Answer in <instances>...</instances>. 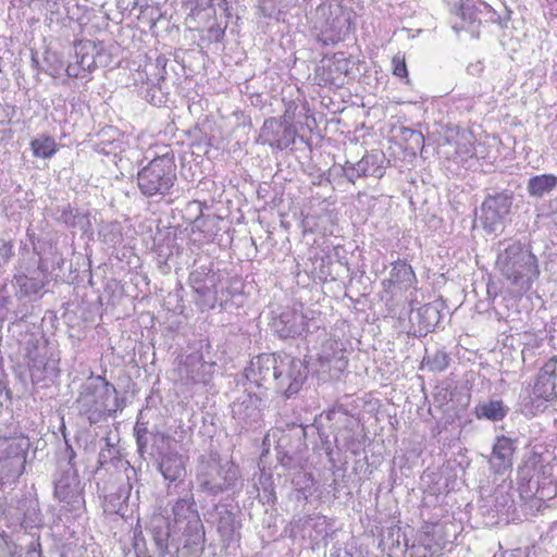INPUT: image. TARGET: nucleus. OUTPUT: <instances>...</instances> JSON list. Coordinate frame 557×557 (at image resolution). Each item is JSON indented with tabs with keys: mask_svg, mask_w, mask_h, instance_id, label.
I'll list each match as a JSON object with an SVG mask.
<instances>
[{
	"mask_svg": "<svg viewBox=\"0 0 557 557\" xmlns=\"http://www.w3.org/2000/svg\"><path fill=\"white\" fill-rule=\"evenodd\" d=\"M495 267L521 292L531 289L534 280L540 275L536 257L518 240L498 244Z\"/></svg>",
	"mask_w": 557,
	"mask_h": 557,
	"instance_id": "1",
	"label": "nucleus"
},
{
	"mask_svg": "<svg viewBox=\"0 0 557 557\" xmlns=\"http://www.w3.org/2000/svg\"><path fill=\"white\" fill-rule=\"evenodd\" d=\"M115 387L101 375L88 377L79 389L76 408L90 423L111 416L120 408Z\"/></svg>",
	"mask_w": 557,
	"mask_h": 557,
	"instance_id": "2",
	"label": "nucleus"
},
{
	"mask_svg": "<svg viewBox=\"0 0 557 557\" xmlns=\"http://www.w3.org/2000/svg\"><path fill=\"white\" fill-rule=\"evenodd\" d=\"M173 532L183 539V549L190 554L202 552L205 544V528L196 508L194 495L187 493L178 498L173 507Z\"/></svg>",
	"mask_w": 557,
	"mask_h": 557,
	"instance_id": "3",
	"label": "nucleus"
},
{
	"mask_svg": "<svg viewBox=\"0 0 557 557\" xmlns=\"http://www.w3.org/2000/svg\"><path fill=\"white\" fill-rule=\"evenodd\" d=\"M175 182L176 165L169 153L152 159L137 174L138 188L146 197L169 195Z\"/></svg>",
	"mask_w": 557,
	"mask_h": 557,
	"instance_id": "4",
	"label": "nucleus"
},
{
	"mask_svg": "<svg viewBox=\"0 0 557 557\" xmlns=\"http://www.w3.org/2000/svg\"><path fill=\"white\" fill-rule=\"evenodd\" d=\"M351 11L339 3H323L315 9L313 27L324 44L342 39L350 30Z\"/></svg>",
	"mask_w": 557,
	"mask_h": 557,
	"instance_id": "5",
	"label": "nucleus"
},
{
	"mask_svg": "<svg viewBox=\"0 0 557 557\" xmlns=\"http://www.w3.org/2000/svg\"><path fill=\"white\" fill-rule=\"evenodd\" d=\"M29 448L30 441L23 434L0 436V476L2 481H15L24 473Z\"/></svg>",
	"mask_w": 557,
	"mask_h": 557,
	"instance_id": "6",
	"label": "nucleus"
},
{
	"mask_svg": "<svg viewBox=\"0 0 557 557\" xmlns=\"http://www.w3.org/2000/svg\"><path fill=\"white\" fill-rule=\"evenodd\" d=\"M239 472L232 462L222 463L215 458L203 462L197 474L200 491L210 495L221 494L232 488L238 480Z\"/></svg>",
	"mask_w": 557,
	"mask_h": 557,
	"instance_id": "7",
	"label": "nucleus"
},
{
	"mask_svg": "<svg viewBox=\"0 0 557 557\" xmlns=\"http://www.w3.org/2000/svg\"><path fill=\"white\" fill-rule=\"evenodd\" d=\"M66 450L70 453L69 460L62 467L54 479V497L63 503L67 509H79L84 504L83 486L78 478L77 471L72 465V459L75 456L73 449L67 446Z\"/></svg>",
	"mask_w": 557,
	"mask_h": 557,
	"instance_id": "8",
	"label": "nucleus"
},
{
	"mask_svg": "<svg viewBox=\"0 0 557 557\" xmlns=\"http://www.w3.org/2000/svg\"><path fill=\"white\" fill-rule=\"evenodd\" d=\"M277 368V379L274 380V388L285 397L298 393L307 376L306 367L301 360L288 355H281Z\"/></svg>",
	"mask_w": 557,
	"mask_h": 557,
	"instance_id": "9",
	"label": "nucleus"
},
{
	"mask_svg": "<svg viewBox=\"0 0 557 557\" xmlns=\"http://www.w3.org/2000/svg\"><path fill=\"white\" fill-rule=\"evenodd\" d=\"M103 47L91 40H81L74 47V61L66 67V74L74 78H85L94 72L103 58Z\"/></svg>",
	"mask_w": 557,
	"mask_h": 557,
	"instance_id": "10",
	"label": "nucleus"
},
{
	"mask_svg": "<svg viewBox=\"0 0 557 557\" xmlns=\"http://www.w3.org/2000/svg\"><path fill=\"white\" fill-rule=\"evenodd\" d=\"M556 371L557 357L554 356L541 368L533 386L532 395H529V401H525V406L531 404L540 408L544 403L552 401L557 397Z\"/></svg>",
	"mask_w": 557,
	"mask_h": 557,
	"instance_id": "11",
	"label": "nucleus"
},
{
	"mask_svg": "<svg viewBox=\"0 0 557 557\" xmlns=\"http://www.w3.org/2000/svg\"><path fill=\"white\" fill-rule=\"evenodd\" d=\"M511 206V197L507 194L500 193L488 196L481 207V219L484 230L495 232L509 214Z\"/></svg>",
	"mask_w": 557,
	"mask_h": 557,
	"instance_id": "12",
	"label": "nucleus"
},
{
	"mask_svg": "<svg viewBox=\"0 0 557 557\" xmlns=\"http://www.w3.org/2000/svg\"><path fill=\"white\" fill-rule=\"evenodd\" d=\"M156 548L161 557H164L170 550V546L174 547L177 553L181 549L180 542L183 540L180 534H174L173 525L168 518L162 515H154L150 518L147 527Z\"/></svg>",
	"mask_w": 557,
	"mask_h": 557,
	"instance_id": "13",
	"label": "nucleus"
},
{
	"mask_svg": "<svg viewBox=\"0 0 557 557\" xmlns=\"http://www.w3.org/2000/svg\"><path fill=\"white\" fill-rule=\"evenodd\" d=\"M281 355H260L253 358L246 369V377L257 386H265L274 383L277 379V368Z\"/></svg>",
	"mask_w": 557,
	"mask_h": 557,
	"instance_id": "14",
	"label": "nucleus"
},
{
	"mask_svg": "<svg viewBox=\"0 0 557 557\" xmlns=\"http://www.w3.org/2000/svg\"><path fill=\"white\" fill-rule=\"evenodd\" d=\"M317 360L320 371L327 372L330 376H338L348 364L342 344L333 338H329L322 344Z\"/></svg>",
	"mask_w": 557,
	"mask_h": 557,
	"instance_id": "15",
	"label": "nucleus"
},
{
	"mask_svg": "<svg viewBox=\"0 0 557 557\" xmlns=\"http://www.w3.org/2000/svg\"><path fill=\"white\" fill-rule=\"evenodd\" d=\"M385 157L380 151L366 153L358 162L352 163L346 161L344 165V174L347 180L355 183V180L363 176H373L381 178L384 175L383 163Z\"/></svg>",
	"mask_w": 557,
	"mask_h": 557,
	"instance_id": "16",
	"label": "nucleus"
},
{
	"mask_svg": "<svg viewBox=\"0 0 557 557\" xmlns=\"http://www.w3.org/2000/svg\"><path fill=\"white\" fill-rule=\"evenodd\" d=\"M262 400L257 395L247 394L232 405L233 418L242 430L259 424L262 418Z\"/></svg>",
	"mask_w": 557,
	"mask_h": 557,
	"instance_id": "17",
	"label": "nucleus"
},
{
	"mask_svg": "<svg viewBox=\"0 0 557 557\" xmlns=\"http://www.w3.org/2000/svg\"><path fill=\"white\" fill-rule=\"evenodd\" d=\"M295 134L292 125L281 123L276 119H269L263 124L261 137L264 144L284 150L294 144Z\"/></svg>",
	"mask_w": 557,
	"mask_h": 557,
	"instance_id": "18",
	"label": "nucleus"
},
{
	"mask_svg": "<svg viewBox=\"0 0 557 557\" xmlns=\"http://www.w3.org/2000/svg\"><path fill=\"white\" fill-rule=\"evenodd\" d=\"M417 282L416 274L408 263L398 260L392 263L389 277L382 282L386 293L396 296L398 293L408 290Z\"/></svg>",
	"mask_w": 557,
	"mask_h": 557,
	"instance_id": "19",
	"label": "nucleus"
},
{
	"mask_svg": "<svg viewBox=\"0 0 557 557\" xmlns=\"http://www.w3.org/2000/svg\"><path fill=\"white\" fill-rule=\"evenodd\" d=\"M273 330L281 338L301 336L307 327L306 318L302 313L286 310L273 321Z\"/></svg>",
	"mask_w": 557,
	"mask_h": 557,
	"instance_id": "20",
	"label": "nucleus"
},
{
	"mask_svg": "<svg viewBox=\"0 0 557 557\" xmlns=\"http://www.w3.org/2000/svg\"><path fill=\"white\" fill-rule=\"evenodd\" d=\"M513 451L515 443L512 440L506 436H498L490 458L491 469L498 474L509 470L512 467Z\"/></svg>",
	"mask_w": 557,
	"mask_h": 557,
	"instance_id": "21",
	"label": "nucleus"
},
{
	"mask_svg": "<svg viewBox=\"0 0 557 557\" xmlns=\"http://www.w3.org/2000/svg\"><path fill=\"white\" fill-rule=\"evenodd\" d=\"M159 470L166 481L181 482L186 474L185 459L182 455L169 453L161 459Z\"/></svg>",
	"mask_w": 557,
	"mask_h": 557,
	"instance_id": "22",
	"label": "nucleus"
},
{
	"mask_svg": "<svg viewBox=\"0 0 557 557\" xmlns=\"http://www.w3.org/2000/svg\"><path fill=\"white\" fill-rule=\"evenodd\" d=\"M29 370L34 381L52 380L58 374V360L47 357V354H38L32 358Z\"/></svg>",
	"mask_w": 557,
	"mask_h": 557,
	"instance_id": "23",
	"label": "nucleus"
},
{
	"mask_svg": "<svg viewBox=\"0 0 557 557\" xmlns=\"http://www.w3.org/2000/svg\"><path fill=\"white\" fill-rule=\"evenodd\" d=\"M216 529L223 542H232L240 529L236 516L226 506L216 507Z\"/></svg>",
	"mask_w": 557,
	"mask_h": 557,
	"instance_id": "24",
	"label": "nucleus"
},
{
	"mask_svg": "<svg viewBox=\"0 0 557 557\" xmlns=\"http://www.w3.org/2000/svg\"><path fill=\"white\" fill-rule=\"evenodd\" d=\"M509 408L500 399H491L475 406L474 413L478 419L490 421H502L508 413Z\"/></svg>",
	"mask_w": 557,
	"mask_h": 557,
	"instance_id": "25",
	"label": "nucleus"
},
{
	"mask_svg": "<svg viewBox=\"0 0 557 557\" xmlns=\"http://www.w3.org/2000/svg\"><path fill=\"white\" fill-rule=\"evenodd\" d=\"M17 281L25 294H37L48 282L47 269L39 263L36 270L29 271L28 274L21 275Z\"/></svg>",
	"mask_w": 557,
	"mask_h": 557,
	"instance_id": "26",
	"label": "nucleus"
},
{
	"mask_svg": "<svg viewBox=\"0 0 557 557\" xmlns=\"http://www.w3.org/2000/svg\"><path fill=\"white\" fill-rule=\"evenodd\" d=\"M557 187V176L542 174L533 176L528 182V193L531 197L542 198Z\"/></svg>",
	"mask_w": 557,
	"mask_h": 557,
	"instance_id": "27",
	"label": "nucleus"
},
{
	"mask_svg": "<svg viewBox=\"0 0 557 557\" xmlns=\"http://www.w3.org/2000/svg\"><path fill=\"white\" fill-rule=\"evenodd\" d=\"M30 147L37 158H51L58 150L57 143L51 137H41L32 140Z\"/></svg>",
	"mask_w": 557,
	"mask_h": 557,
	"instance_id": "28",
	"label": "nucleus"
},
{
	"mask_svg": "<svg viewBox=\"0 0 557 557\" xmlns=\"http://www.w3.org/2000/svg\"><path fill=\"white\" fill-rule=\"evenodd\" d=\"M422 363L430 371L442 372L449 364V356L444 350L436 349L433 352H428Z\"/></svg>",
	"mask_w": 557,
	"mask_h": 557,
	"instance_id": "29",
	"label": "nucleus"
},
{
	"mask_svg": "<svg viewBox=\"0 0 557 557\" xmlns=\"http://www.w3.org/2000/svg\"><path fill=\"white\" fill-rule=\"evenodd\" d=\"M219 283V276L214 272H207L205 274L203 283L199 286H195V292L202 297H209L218 293L216 287Z\"/></svg>",
	"mask_w": 557,
	"mask_h": 557,
	"instance_id": "30",
	"label": "nucleus"
},
{
	"mask_svg": "<svg viewBox=\"0 0 557 557\" xmlns=\"http://www.w3.org/2000/svg\"><path fill=\"white\" fill-rule=\"evenodd\" d=\"M21 510H23V522L26 524H33L39 521V509L38 504L34 499H24L21 503Z\"/></svg>",
	"mask_w": 557,
	"mask_h": 557,
	"instance_id": "31",
	"label": "nucleus"
},
{
	"mask_svg": "<svg viewBox=\"0 0 557 557\" xmlns=\"http://www.w3.org/2000/svg\"><path fill=\"white\" fill-rule=\"evenodd\" d=\"M418 544L424 548L423 557H426L428 554L432 556L442 549L441 544L433 541L429 531H424L419 536Z\"/></svg>",
	"mask_w": 557,
	"mask_h": 557,
	"instance_id": "32",
	"label": "nucleus"
},
{
	"mask_svg": "<svg viewBox=\"0 0 557 557\" xmlns=\"http://www.w3.org/2000/svg\"><path fill=\"white\" fill-rule=\"evenodd\" d=\"M393 74L399 78H405L406 83L409 84L408 70L405 62V55L400 52L396 53L392 59Z\"/></svg>",
	"mask_w": 557,
	"mask_h": 557,
	"instance_id": "33",
	"label": "nucleus"
},
{
	"mask_svg": "<svg viewBox=\"0 0 557 557\" xmlns=\"http://www.w3.org/2000/svg\"><path fill=\"white\" fill-rule=\"evenodd\" d=\"M473 144L470 135H461L456 144V153L461 158L473 156Z\"/></svg>",
	"mask_w": 557,
	"mask_h": 557,
	"instance_id": "34",
	"label": "nucleus"
},
{
	"mask_svg": "<svg viewBox=\"0 0 557 557\" xmlns=\"http://www.w3.org/2000/svg\"><path fill=\"white\" fill-rule=\"evenodd\" d=\"M133 547H134L136 557H151L148 553L146 540L140 530L139 531L135 530V532H134Z\"/></svg>",
	"mask_w": 557,
	"mask_h": 557,
	"instance_id": "35",
	"label": "nucleus"
},
{
	"mask_svg": "<svg viewBox=\"0 0 557 557\" xmlns=\"http://www.w3.org/2000/svg\"><path fill=\"white\" fill-rule=\"evenodd\" d=\"M13 257L12 240L0 238V267L7 264Z\"/></svg>",
	"mask_w": 557,
	"mask_h": 557,
	"instance_id": "36",
	"label": "nucleus"
},
{
	"mask_svg": "<svg viewBox=\"0 0 557 557\" xmlns=\"http://www.w3.org/2000/svg\"><path fill=\"white\" fill-rule=\"evenodd\" d=\"M539 460H540V456L533 455L525 461V463L523 465V467L520 468V471H519L522 480L528 481V482L531 481V478H532L531 471H533L535 469Z\"/></svg>",
	"mask_w": 557,
	"mask_h": 557,
	"instance_id": "37",
	"label": "nucleus"
},
{
	"mask_svg": "<svg viewBox=\"0 0 557 557\" xmlns=\"http://www.w3.org/2000/svg\"><path fill=\"white\" fill-rule=\"evenodd\" d=\"M276 0H257V7L260 13L265 17H271L276 12Z\"/></svg>",
	"mask_w": 557,
	"mask_h": 557,
	"instance_id": "38",
	"label": "nucleus"
},
{
	"mask_svg": "<svg viewBox=\"0 0 557 557\" xmlns=\"http://www.w3.org/2000/svg\"><path fill=\"white\" fill-rule=\"evenodd\" d=\"M16 545L12 542L3 541L0 544V557H15Z\"/></svg>",
	"mask_w": 557,
	"mask_h": 557,
	"instance_id": "39",
	"label": "nucleus"
},
{
	"mask_svg": "<svg viewBox=\"0 0 557 557\" xmlns=\"http://www.w3.org/2000/svg\"><path fill=\"white\" fill-rule=\"evenodd\" d=\"M207 272L205 271H194L190 276H189V280H190V283H191V286L193 288L195 289V286H199L200 284L203 283V278H205V274Z\"/></svg>",
	"mask_w": 557,
	"mask_h": 557,
	"instance_id": "40",
	"label": "nucleus"
},
{
	"mask_svg": "<svg viewBox=\"0 0 557 557\" xmlns=\"http://www.w3.org/2000/svg\"><path fill=\"white\" fill-rule=\"evenodd\" d=\"M460 11L463 18H468L470 22L476 21V15L471 11L469 4H462Z\"/></svg>",
	"mask_w": 557,
	"mask_h": 557,
	"instance_id": "41",
	"label": "nucleus"
},
{
	"mask_svg": "<svg viewBox=\"0 0 557 557\" xmlns=\"http://www.w3.org/2000/svg\"><path fill=\"white\" fill-rule=\"evenodd\" d=\"M136 441H137L138 450L143 454L144 449L147 446L146 432L138 430Z\"/></svg>",
	"mask_w": 557,
	"mask_h": 557,
	"instance_id": "42",
	"label": "nucleus"
},
{
	"mask_svg": "<svg viewBox=\"0 0 557 557\" xmlns=\"http://www.w3.org/2000/svg\"><path fill=\"white\" fill-rule=\"evenodd\" d=\"M4 371L2 369V367L0 366V393L5 388V383H4Z\"/></svg>",
	"mask_w": 557,
	"mask_h": 557,
	"instance_id": "43",
	"label": "nucleus"
},
{
	"mask_svg": "<svg viewBox=\"0 0 557 557\" xmlns=\"http://www.w3.org/2000/svg\"><path fill=\"white\" fill-rule=\"evenodd\" d=\"M422 312H423V313H430V312H431V313H433V314L435 315V318L437 317V311H436V310H434V309H433V308H431V307H425V308H423V309H422Z\"/></svg>",
	"mask_w": 557,
	"mask_h": 557,
	"instance_id": "44",
	"label": "nucleus"
},
{
	"mask_svg": "<svg viewBox=\"0 0 557 557\" xmlns=\"http://www.w3.org/2000/svg\"><path fill=\"white\" fill-rule=\"evenodd\" d=\"M190 379H191V381H193L194 383L199 382V380H198L196 376H194V375H191V377H190Z\"/></svg>",
	"mask_w": 557,
	"mask_h": 557,
	"instance_id": "45",
	"label": "nucleus"
}]
</instances>
